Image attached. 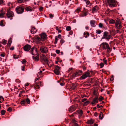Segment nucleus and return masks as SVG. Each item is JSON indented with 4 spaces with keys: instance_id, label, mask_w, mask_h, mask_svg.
<instances>
[{
    "instance_id": "f257e3e1",
    "label": "nucleus",
    "mask_w": 126,
    "mask_h": 126,
    "mask_svg": "<svg viewBox=\"0 0 126 126\" xmlns=\"http://www.w3.org/2000/svg\"><path fill=\"white\" fill-rule=\"evenodd\" d=\"M102 49L104 50L107 49L108 52L110 53L111 51V49L110 48L109 45L106 42H103L100 45Z\"/></svg>"
},
{
    "instance_id": "f03ea898",
    "label": "nucleus",
    "mask_w": 126,
    "mask_h": 126,
    "mask_svg": "<svg viewBox=\"0 0 126 126\" xmlns=\"http://www.w3.org/2000/svg\"><path fill=\"white\" fill-rule=\"evenodd\" d=\"M24 7L20 6H17L15 8L16 12L18 14H22L24 12Z\"/></svg>"
},
{
    "instance_id": "7ed1b4c3",
    "label": "nucleus",
    "mask_w": 126,
    "mask_h": 126,
    "mask_svg": "<svg viewBox=\"0 0 126 126\" xmlns=\"http://www.w3.org/2000/svg\"><path fill=\"white\" fill-rule=\"evenodd\" d=\"M90 73L88 72H86L84 73L80 77V79H86L87 77L90 76Z\"/></svg>"
},
{
    "instance_id": "20e7f679",
    "label": "nucleus",
    "mask_w": 126,
    "mask_h": 126,
    "mask_svg": "<svg viewBox=\"0 0 126 126\" xmlns=\"http://www.w3.org/2000/svg\"><path fill=\"white\" fill-rule=\"evenodd\" d=\"M110 35L109 34L108 32H104L103 35V38L106 39L108 40L110 38Z\"/></svg>"
},
{
    "instance_id": "39448f33",
    "label": "nucleus",
    "mask_w": 126,
    "mask_h": 126,
    "mask_svg": "<svg viewBox=\"0 0 126 126\" xmlns=\"http://www.w3.org/2000/svg\"><path fill=\"white\" fill-rule=\"evenodd\" d=\"M115 26L118 29H120L122 27L121 22L118 19L116 20V21L115 23Z\"/></svg>"
},
{
    "instance_id": "423d86ee",
    "label": "nucleus",
    "mask_w": 126,
    "mask_h": 126,
    "mask_svg": "<svg viewBox=\"0 0 126 126\" xmlns=\"http://www.w3.org/2000/svg\"><path fill=\"white\" fill-rule=\"evenodd\" d=\"M31 51V54L33 55H35L37 53V49L35 47L32 48Z\"/></svg>"
},
{
    "instance_id": "0eeeda50",
    "label": "nucleus",
    "mask_w": 126,
    "mask_h": 126,
    "mask_svg": "<svg viewBox=\"0 0 126 126\" xmlns=\"http://www.w3.org/2000/svg\"><path fill=\"white\" fill-rule=\"evenodd\" d=\"M60 67L58 66H56L54 70V73L57 75H59L60 73Z\"/></svg>"
},
{
    "instance_id": "6e6552de",
    "label": "nucleus",
    "mask_w": 126,
    "mask_h": 126,
    "mask_svg": "<svg viewBox=\"0 0 126 126\" xmlns=\"http://www.w3.org/2000/svg\"><path fill=\"white\" fill-rule=\"evenodd\" d=\"M6 15L7 18H9L10 17L13 16L14 13L13 12L9 10H7V13H6Z\"/></svg>"
},
{
    "instance_id": "1a4fd4ad",
    "label": "nucleus",
    "mask_w": 126,
    "mask_h": 126,
    "mask_svg": "<svg viewBox=\"0 0 126 126\" xmlns=\"http://www.w3.org/2000/svg\"><path fill=\"white\" fill-rule=\"evenodd\" d=\"M40 50L41 52L43 53H47L48 51V49L47 48L43 47L40 48Z\"/></svg>"
},
{
    "instance_id": "9d476101",
    "label": "nucleus",
    "mask_w": 126,
    "mask_h": 126,
    "mask_svg": "<svg viewBox=\"0 0 126 126\" xmlns=\"http://www.w3.org/2000/svg\"><path fill=\"white\" fill-rule=\"evenodd\" d=\"M98 96H96L93 99L92 101L91 102V104L93 105H95L96 103L98 102Z\"/></svg>"
},
{
    "instance_id": "9b49d317",
    "label": "nucleus",
    "mask_w": 126,
    "mask_h": 126,
    "mask_svg": "<svg viewBox=\"0 0 126 126\" xmlns=\"http://www.w3.org/2000/svg\"><path fill=\"white\" fill-rule=\"evenodd\" d=\"M42 82L41 81H40L39 83H37V82H36L34 85V89H39V84L40 86L42 85L41 84Z\"/></svg>"
},
{
    "instance_id": "f8f14e48",
    "label": "nucleus",
    "mask_w": 126,
    "mask_h": 126,
    "mask_svg": "<svg viewBox=\"0 0 126 126\" xmlns=\"http://www.w3.org/2000/svg\"><path fill=\"white\" fill-rule=\"evenodd\" d=\"M41 58L46 63H48V61L47 58L46 57V56L44 54H42V56H41Z\"/></svg>"
},
{
    "instance_id": "ddd939ff",
    "label": "nucleus",
    "mask_w": 126,
    "mask_h": 126,
    "mask_svg": "<svg viewBox=\"0 0 126 126\" xmlns=\"http://www.w3.org/2000/svg\"><path fill=\"white\" fill-rule=\"evenodd\" d=\"M31 47L30 45H26L23 47L24 50L26 51H29L31 49Z\"/></svg>"
},
{
    "instance_id": "4468645a",
    "label": "nucleus",
    "mask_w": 126,
    "mask_h": 126,
    "mask_svg": "<svg viewBox=\"0 0 126 126\" xmlns=\"http://www.w3.org/2000/svg\"><path fill=\"white\" fill-rule=\"evenodd\" d=\"M77 114H78L79 117H81L83 114V112L82 110H79L76 111Z\"/></svg>"
},
{
    "instance_id": "2eb2a0df",
    "label": "nucleus",
    "mask_w": 126,
    "mask_h": 126,
    "mask_svg": "<svg viewBox=\"0 0 126 126\" xmlns=\"http://www.w3.org/2000/svg\"><path fill=\"white\" fill-rule=\"evenodd\" d=\"M116 4V1H115L113 0L109 4L110 7H114Z\"/></svg>"
},
{
    "instance_id": "dca6fc26",
    "label": "nucleus",
    "mask_w": 126,
    "mask_h": 126,
    "mask_svg": "<svg viewBox=\"0 0 126 126\" xmlns=\"http://www.w3.org/2000/svg\"><path fill=\"white\" fill-rule=\"evenodd\" d=\"M91 26L92 27H95L96 26L95 21L92 20L90 21Z\"/></svg>"
},
{
    "instance_id": "f3484780",
    "label": "nucleus",
    "mask_w": 126,
    "mask_h": 126,
    "mask_svg": "<svg viewBox=\"0 0 126 126\" xmlns=\"http://www.w3.org/2000/svg\"><path fill=\"white\" fill-rule=\"evenodd\" d=\"M25 9L27 12H31L32 11L33 9L31 6H28L25 7Z\"/></svg>"
},
{
    "instance_id": "a211bd4d",
    "label": "nucleus",
    "mask_w": 126,
    "mask_h": 126,
    "mask_svg": "<svg viewBox=\"0 0 126 126\" xmlns=\"http://www.w3.org/2000/svg\"><path fill=\"white\" fill-rule=\"evenodd\" d=\"M75 110V107L74 106H72L69 108L68 110L69 112H72Z\"/></svg>"
},
{
    "instance_id": "6ab92c4d",
    "label": "nucleus",
    "mask_w": 126,
    "mask_h": 126,
    "mask_svg": "<svg viewBox=\"0 0 126 126\" xmlns=\"http://www.w3.org/2000/svg\"><path fill=\"white\" fill-rule=\"evenodd\" d=\"M94 122V120L91 119L90 120H88L86 122V123L88 124L91 125L93 124Z\"/></svg>"
},
{
    "instance_id": "aec40b11",
    "label": "nucleus",
    "mask_w": 126,
    "mask_h": 126,
    "mask_svg": "<svg viewBox=\"0 0 126 126\" xmlns=\"http://www.w3.org/2000/svg\"><path fill=\"white\" fill-rule=\"evenodd\" d=\"M98 9V7L97 6H95L92 8V11L93 12H97Z\"/></svg>"
},
{
    "instance_id": "412c9836",
    "label": "nucleus",
    "mask_w": 126,
    "mask_h": 126,
    "mask_svg": "<svg viewBox=\"0 0 126 126\" xmlns=\"http://www.w3.org/2000/svg\"><path fill=\"white\" fill-rule=\"evenodd\" d=\"M31 31V32L32 33L34 34L37 31V30L34 27H32Z\"/></svg>"
},
{
    "instance_id": "4be33fe9",
    "label": "nucleus",
    "mask_w": 126,
    "mask_h": 126,
    "mask_svg": "<svg viewBox=\"0 0 126 126\" xmlns=\"http://www.w3.org/2000/svg\"><path fill=\"white\" fill-rule=\"evenodd\" d=\"M40 35L41 38L43 39L46 38L47 37V35L45 33H42Z\"/></svg>"
},
{
    "instance_id": "5701e85b",
    "label": "nucleus",
    "mask_w": 126,
    "mask_h": 126,
    "mask_svg": "<svg viewBox=\"0 0 126 126\" xmlns=\"http://www.w3.org/2000/svg\"><path fill=\"white\" fill-rule=\"evenodd\" d=\"M32 58L33 59L36 61H38L39 60V56L37 55L36 57L32 56Z\"/></svg>"
},
{
    "instance_id": "b1692460",
    "label": "nucleus",
    "mask_w": 126,
    "mask_h": 126,
    "mask_svg": "<svg viewBox=\"0 0 126 126\" xmlns=\"http://www.w3.org/2000/svg\"><path fill=\"white\" fill-rule=\"evenodd\" d=\"M5 21L4 20H1L0 22V25L1 26H5Z\"/></svg>"
},
{
    "instance_id": "393cba45",
    "label": "nucleus",
    "mask_w": 126,
    "mask_h": 126,
    "mask_svg": "<svg viewBox=\"0 0 126 126\" xmlns=\"http://www.w3.org/2000/svg\"><path fill=\"white\" fill-rule=\"evenodd\" d=\"M12 39L11 38H10L9 39L8 42V45H9V46H10V45L12 42Z\"/></svg>"
},
{
    "instance_id": "a878e982",
    "label": "nucleus",
    "mask_w": 126,
    "mask_h": 126,
    "mask_svg": "<svg viewBox=\"0 0 126 126\" xmlns=\"http://www.w3.org/2000/svg\"><path fill=\"white\" fill-rule=\"evenodd\" d=\"M99 117L100 119L101 120L102 119L103 117V116L102 113L101 112L100 114L99 115Z\"/></svg>"
},
{
    "instance_id": "bb28decb",
    "label": "nucleus",
    "mask_w": 126,
    "mask_h": 126,
    "mask_svg": "<svg viewBox=\"0 0 126 126\" xmlns=\"http://www.w3.org/2000/svg\"><path fill=\"white\" fill-rule=\"evenodd\" d=\"M98 26L100 28H104L103 24L101 23H100L99 24Z\"/></svg>"
},
{
    "instance_id": "cd10ccee",
    "label": "nucleus",
    "mask_w": 126,
    "mask_h": 126,
    "mask_svg": "<svg viewBox=\"0 0 126 126\" xmlns=\"http://www.w3.org/2000/svg\"><path fill=\"white\" fill-rule=\"evenodd\" d=\"M93 94L94 95L96 96H97L98 94L96 91L94 90L93 92Z\"/></svg>"
},
{
    "instance_id": "c85d7f7f",
    "label": "nucleus",
    "mask_w": 126,
    "mask_h": 126,
    "mask_svg": "<svg viewBox=\"0 0 126 126\" xmlns=\"http://www.w3.org/2000/svg\"><path fill=\"white\" fill-rule=\"evenodd\" d=\"M37 77L38 78H40L42 77L43 75L42 74L38 72L37 74Z\"/></svg>"
},
{
    "instance_id": "c756f323",
    "label": "nucleus",
    "mask_w": 126,
    "mask_h": 126,
    "mask_svg": "<svg viewBox=\"0 0 126 126\" xmlns=\"http://www.w3.org/2000/svg\"><path fill=\"white\" fill-rule=\"evenodd\" d=\"M6 112V111L4 110H2L1 111L0 113L2 115H4Z\"/></svg>"
},
{
    "instance_id": "7c9ffc66",
    "label": "nucleus",
    "mask_w": 126,
    "mask_h": 126,
    "mask_svg": "<svg viewBox=\"0 0 126 126\" xmlns=\"http://www.w3.org/2000/svg\"><path fill=\"white\" fill-rule=\"evenodd\" d=\"M109 23L110 24H113L115 23V21L113 19H112L109 21Z\"/></svg>"
},
{
    "instance_id": "2f4dec72",
    "label": "nucleus",
    "mask_w": 126,
    "mask_h": 126,
    "mask_svg": "<svg viewBox=\"0 0 126 126\" xmlns=\"http://www.w3.org/2000/svg\"><path fill=\"white\" fill-rule=\"evenodd\" d=\"M87 12H84L83 14L81 15V16H86L87 14Z\"/></svg>"
},
{
    "instance_id": "473e14b6",
    "label": "nucleus",
    "mask_w": 126,
    "mask_h": 126,
    "mask_svg": "<svg viewBox=\"0 0 126 126\" xmlns=\"http://www.w3.org/2000/svg\"><path fill=\"white\" fill-rule=\"evenodd\" d=\"M4 101V98L1 96H0V103H1Z\"/></svg>"
},
{
    "instance_id": "72a5a7b5",
    "label": "nucleus",
    "mask_w": 126,
    "mask_h": 126,
    "mask_svg": "<svg viewBox=\"0 0 126 126\" xmlns=\"http://www.w3.org/2000/svg\"><path fill=\"white\" fill-rule=\"evenodd\" d=\"M96 32L97 34H99L101 33V31L100 30H97L96 31Z\"/></svg>"
},
{
    "instance_id": "f704fd0d",
    "label": "nucleus",
    "mask_w": 126,
    "mask_h": 126,
    "mask_svg": "<svg viewBox=\"0 0 126 126\" xmlns=\"http://www.w3.org/2000/svg\"><path fill=\"white\" fill-rule=\"evenodd\" d=\"M5 4L4 3L3 0H0V5H1Z\"/></svg>"
},
{
    "instance_id": "c9c22d12",
    "label": "nucleus",
    "mask_w": 126,
    "mask_h": 126,
    "mask_svg": "<svg viewBox=\"0 0 126 126\" xmlns=\"http://www.w3.org/2000/svg\"><path fill=\"white\" fill-rule=\"evenodd\" d=\"M58 38L57 36H56L55 37V42H54V44H56L57 43V42L58 41Z\"/></svg>"
},
{
    "instance_id": "e433bc0d",
    "label": "nucleus",
    "mask_w": 126,
    "mask_h": 126,
    "mask_svg": "<svg viewBox=\"0 0 126 126\" xmlns=\"http://www.w3.org/2000/svg\"><path fill=\"white\" fill-rule=\"evenodd\" d=\"M71 29V27L70 26H67L66 28V30L67 31H70Z\"/></svg>"
},
{
    "instance_id": "4c0bfd02",
    "label": "nucleus",
    "mask_w": 126,
    "mask_h": 126,
    "mask_svg": "<svg viewBox=\"0 0 126 126\" xmlns=\"http://www.w3.org/2000/svg\"><path fill=\"white\" fill-rule=\"evenodd\" d=\"M7 41L5 40H2V43L4 45H5L6 44Z\"/></svg>"
},
{
    "instance_id": "58836bf2",
    "label": "nucleus",
    "mask_w": 126,
    "mask_h": 126,
    "mask_svg": "<svg viewBox=\"0 0 126 126\" xmlns=\"http://www.w3.org/2000/svg\"><path fill=\"white\" fill-rule=\"evenodd\" d=\"M75 11L77 13H78L80 11V9L79 8H78L75 10Z\"/></svg>"
},
{
    "instance_id": "ea45409f",
    "label": "nucleus",
    "mask_w": 126,
    "mask_h": 126,
    "mask_svg": "<svg viewBox=\"0 0 126 126\" xmlns=\"http://www.w3.org/2000/svg\"><path fill=\"white\" fill-rule=\"evenodd\" d=\"M36 39L37 41L39 42L41 40V39L39 37H37L36 38Z\"/></svg>"
},
{
    "instance_id": "a19ab883",
    "label": "nucleus",
    "mask_w": 126,
    "mask_h": 126,
    "mask_svg": "<svg viewBox=\"0 0 126 126\" xmlns=\"http://www.w3.org/2000/svg\"><path fill=\"white\" fill-rule=\"evenodd\" d=\"M5 13H0V17H3L5 14Z\"/></svg>"
},
{
    "instance_id": "79ce46f5",
    "label": "nucleus",
    "mask_w": 126,
    "mask_h": 126,
    "mask_svg": "<svg viewBox=\"0 0 126 126\" xmlns=\"http://www.w3.org/2000/svg\"><path fill=\"white\" fill-rule=\"evenodd\" d=\"M26 102H27V103L28 104H29L30 103V100L28 98H26Z\"/></svg>"
},
{
    "instance_id": "37998d69",
    "label": "nucleus",
    "mask_w": 126,
    "mask_h": 126,
    "mask_svg": "<svg viewBox=\"0 0 126 126\" xmlns=\"http://www.w3.org/2000/svg\"><path fill=\"white\" fill-rule=\"evenodd\" d=\"M113 0H106V1L108 3V4L110 3V2L113 1Z\"/></svg>"
},
{
    "instance_id": "c03bdc74",
    "label": "nucleus",
    "mask_w": 126,
    "mask_h": 126,
    "mask_svg": "<svg viewBox=\"0 0 126 126\" xmlns=\"http://www.w3.org/2000/svg\"><path fill=\"white\" fill-rule=\"evenodd\" d=\"M103 99V97L102 96H100L98 99V100L99 101H102Z\"/></svg>"
},
{
    "instance_id": "a18cd8bd",
    "label": "nucleus",
    "mask_w": 126,
    "mask_h": 126,
    "mask_svg": "<svg viewBox=\"0 0 126 126\" xmlns=\"http://www.w3.org/2000/svg\"><path fill=\"white\" fill-rule=\"evenodd\" d=\"M65 42L64 40L63 39H62L60 40V43L61 45L64 43Z\"/></svg>"
},
{
    "instance_id": "49530a36",
    "label": "nucleus",
    "mask_w": 126,
    "mask_h": 126,
    "mask_svg": "<svg viewBox=\"0 0 126 126\" xmlns=\"http://www.w3.org/2000/svg\"><path fill=\"white\" fill-rule=\"evenodd\" d=\"M19 56L17 55H14L13 56L14 58L15 59H16L18 58Z\"/></svg>"
},
{
    "instance_id": "de8ad7c7",
    "label": "nucleus",
    "mask_w": 126,
    "mask_h": 126,
    "mask_svg": "<svg viewBox=\"0 0 126 126\" xmlns=\"http://www.w3.org/2000/svg\"><path fill=\"white\" fill-rule=\"evenodd\" d=\"M26 60L25 59H23L22 61H21L22 63L23 64H24L26 62Z\"/></svg>"
},
{
    "instance_id": "09e8293b",
    "label": "nucleus",
    "mask_w": 126,
    "mask_h": 126,
    "mask_svg": "<svg viewBox=\"0 0 126 126\" xmlns=\"http://www.w3.org/2000/svg\"><path fill=\"white\" fill-rule=\"evenodd\" d=\"M72 125L74 126H78V124L76 122H74L72 124Z\"/></svg>"
},
{
    "instance_id": "8fccbe9b",
    "label": "nucleus",
    "mask_w": 126,
    "mask_h": 126,
    "mask_svg": "<svg viewBox=\"0 0 126 126\" xmlns=\"http://www.w3.org/2000/svg\"><path fill=\"white\" fill-rule=\"evenodd\" d=\"M25 100H23L22 101H21L20 102V104L21 105L24 104L25 103Z\"/></svg>"
},
{
    "instance_id": "3c124183",
    "label": "nucleus",
    "mask_w": 126,
    "mask_h": 126,
    "mask_svg": "<svg viewBox=\"0 0 126 126\" xmlns=\"http://www.w3.org/2000/svg\"><path fill=\"white\" fill-rule=\"evenodd\" d=\"M12 110V109L11 107H9L7 111L9 112L11 111Z\"/></svg>"
},
{
    "instance_id": "603ef678",
    "label": "nucleus",
    "mask_w": 126,
    "mask_h": 126,
    "mask_svg": "<svg viewBox=\"0 0 126 126\" xmlns=\"http://www.w3.org/2000/svg\"><path fill=\"white\" fill-rule=\"evenodd\" d=\"M18 2L19 3H21L23 1V0H17Z\"/></svg>"
},
{
    "instance_id": "864d4df0",
    "label": "nucleus",
    "mask_w": 126,
    "mask_h": 126,
    "mask_svg": "<svg viewBox=\"0 0 126 126\" xmlns=\"http://www.w3.org/2000/svg\"><path fill=\"white\" fill-rule=\"evenodd\" d=\"M89 102L88 101H87L84 103V104L85 105H86L89 104Z\"/></svg>"
},
{
    "instance_id": "5fc2aeb1",
    "label": "nucleus",
    "mask_w": 126,
    "mask_h": 126,
    "mask_svg": "<svg viewBox=\"0 0 126 126\" xmlns=\"http://www.w3.org/2000/svg\"><path fill=\"white\" fill-rule=\"evenodd\" d=\"M100 65L101 67L102 68L104 66V64L103 63H100Z\"/></svg>"
},
{
    "instance_id": "6e6d98bb",
    "label": "nucleus",
    "mask_w": 126,
    "mask_h": 126,
    "mask_svg": "<svg viewBox=\"0 0 126 126\" xmlns=\"http://www.w3.org/2000/svg\"><path fill=\"white\" fill-rule=\"evenodd\" d=\"M56 52L57 53L59 54L60 52V50H56Z\"/></svg>"
},
{
    "instance_id": "4d7b16f0",
    "label": "nucleus",
    "mask_w": 126,
    "mask_h": 126,
    "mask_svg": "<svg viewBox=\"0 0 126 126\" xmlns=\"http://www.w3.org/2000/svg\"><path fill=\"white\" fill-rule=\"evenodd\" d=\"M49 16L50 18H52L53 17V15L51 14H49Z\"/></svg>"
},
{
    "instance_id": "13d9d810",
    "label": "nucleus",
    "mask_w": 126,
    "mask_h": 126,
    "mask_svg": "<svg viewBox=\"0 0 126 126\" xmlns=\"http://www.w3.org/2000/svg\"><path fill=\"white\" fill-rule=\"evenodd\" d=\"M5 55V53H3L1 54L0 55L2 57H4Z\"/></svg>"
},
{
    "instance_id": "bf43d9fd",
    "label": "nucleus",
    "mask_w": 126,
    "mask_h": 126,
    "mask_svg": "<svg viewBox=\"0 0 126 126\" xmlns=\"http://www.w3.org/2000/svg\"><path fill=\"white\" fill-rule=\"evenodd\" d=\"M90 1L88 0H87L86 2V4L87 5H88L90 3Z\"/></svg>"
},
{
    "instance_id": "052dcab7",
    "label": "nucleus",
    "mask_w": 126,
    "mask_h": 126,
    "mask_svg": "<svg viewBox=\"0 0 126 126\" xmlns=\"http://www.w3.org/2000/svg\"><path fill=\"white\" fill-rule=\"evenodd\" d=\"M94 116H97L98 115L97 113L96 112H95L94 113Z\"/></svg>"
},
{
    "instance_id": "680f3d73",
    "label": "nucleus",
    "mask_w": 126,
    "mask_h": 126,
    "mask_svg": "<svg viewBox=\"0 0 126 126\" xmlns=\"http://www.w3.org/2000/svg\"><path fill=\"white\" fill-rule=\"evenodd\" d=\"M61 39V35L60 34H59L57 37Z\"/></svg>"
},
{
    "instance_id": "e2e57ef3",
    "label": "nucleus",
    "mask_w": 126,
    "mask_h": 126,
    "mask_svg": "<svg viewBox=\"0 0 126 126\" xmlns=\"http://www.w3.org/2000/svg\"><path fill=\"white\" fill-rule=\"evenodd\" d=\"M96 106L98 108H100L101 107H103V106H99L98 104Z\"/></svg>"
},
{
    "instance_id": "0e129e2a",
    "label": "nucleus",
    "mask_w": 126,
    "mask_h": 126,
    "mask_svg": "<svg viewBox=\"0 0 126 126\" xmlns=\"http://www.w3.org/2000/svg\"><path fill=\"white\" fill-rule=\"evenodd\" d=\"M43 9V7H40L39 8V10L41 11H42Z\"/></svg>"
},
{
    "instance_id": "69168bd1",
    "label": "nucleus",
    "mask_w": 126,
    "mask_h": 126,
    "mask_svg": "<svg viewBox=\"0 0 126 126\" xmlns=\"http://www.w3.org/2000/svg\"><path fill=\"white\" fill-rule=\"evenodd\" d=\"M73 32L72 31H70L69 32V34L70 35H72L73 34Z\"/></svg>"
},
{
    "instance_id": "338daca9",
    "label": "nucleus",
    "mask_w": 126,
    "mask_h": 126,
    "mask_svg": "<svg viewBox=\"0 0 126 126\" xmlns=\"http://www.w3.org/2000/svg\"><path fill=\"white\" fill-rule=\"evenodd\" d=\"M64 83L63 82H62L61 83H60V85H61L62 86H63L64 84Z\"/></svg>"
},
{
    "instance_id": "774afa93",
    "label": "nucleus",
    "mask_w": 126,
    "mask_h": 126,
    "mask_svg": "<svg viewBox=\"0 0 126 126\" xmlns=\"http://www.w3.org/2000/svg\"><path fill=\"white\" fill-rule=\"evenodd\" d=\"M87 100V99L85 98H84L82 99V102H84L85 101H86Z\"/></svg>"
}]
</instances>
